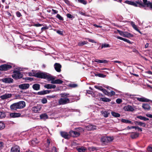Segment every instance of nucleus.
<instances>
[{"label": "nucleus", "mask_w": 152, "mask_h": 152, "mask_svg": "<svg viewBox=\"0 0 152 152\" xmlns=\"http://www.w3.org/2000/svg\"><path fill=\"white\" fill-rule=\"evenodd\" d=\"M55 84H61L63 83V81L60 79H58L55 80Z\"/></svg>", "instance_id": "c9c22d12"}, {"label": "nucleus", "mask_w": 152, "mask_h": 152, "mask_svg": "<svg viewBox=\"0 0 152 152\" xmlns=\"http://www.w3.org/2000/svg\"><path fill=\"white\" fill-rule=\"evenodd\" d=\"M49 75L43 72H37L34 74V77L41 79H47Z\"/></svg>", "instance_id": "20e7f679"}, {"label": "nucleus", "mask_w": 152, "mask_h": 152, "mask_svg": "<svg viewBox=\"0 0 152 152\" xmlns=\"http://www.w3.org/2000/svg\"><path fill=\"white\" fill-rule=\"evenodd\" d=\"M102 92L105 95H107L108 96L110 95H109V92L107 91L106 89L104 88Z\"/></svg>", "instance_id": "37998d69"}, {"label": "nucleus", "mask_w": 152, "mask_h": 152, "mask_svg": "<svg viewBox=\"0 0 152 152\" xmlns=\"http://www.w3.org/2000/svg\"><path fill=\"white\" fill-rule=\"evenodd\" d=\"M69 86L72 88H75L77 86V85L75 83H71L69 84Z\"/></svg>", "instance_id": "79ce46f5"}, {"label": "nucleus", "mask_w": 152, "mask_h": 152, "mask_svg": "<svg viewBox=\"0 0 152 152\" xmlns=\"http://www.w3.org/2000/svg\"><path fill=\"white\" fill-rule=\"evenodd\" d=\"M54 68L55 70L58 72H60L61 71V65L59 63H56L54 65Z\"/></svg>", "instance_id": "ddd939ff"}, {"label": "nucleus", "mask_w": 152, "mask_h": 152, "mask_svg": "<svg viewBox=\"0 0 152 152\" xmlns=\"http://www.w3.org/2000/svg\"><path fill=\"white\" fill-rule=\"evenodd\" d=\"M48 77H47V79H48V80L51 81V83H52L55 84L54 78L49 75H48Z\"/></svg>", "instance_id": "aec40b11"}, {"label": "nucleus", "mask_w": 152, "mask_h": 152, "mask_svg": "<svg viewBox=\"0 0 152 152\" xmlns=\"http://www.w3.org/2000/svg\"><path fill=\"white\" fill-rule=\"evenodd\" d=\"M67 17L70 19H73L75 18V17L70 14L68 13L66 15Z\"/></svg>", "instance_id": "49530a36"}, {"label": "nucleus", "mask_w": 152, "mask_h": 152, "mask_svg": "<svg viewBox=\"0 0 152 152\" xmlns=\"http://www.w3.org/2000/svg\"><path fill=\"white\" fill-rule=\"evenodd\" d=\"M115 92L113 91H111L110 93L109 92L110 95H109V96H112L115 95Z\"/></svg>", "instance_id": "6e6d98bb"}, {"label": "nucleus", "mask_w": 152, "mask_h": 152, "mask_svg": "<svg viewBox=\"0 0 152 152\" xmlns=\"http://www.w3.org/2000/svg\"><path fill=\"white\" fill-rule=\"evenodd\" d=\"M43 26V25L42 24H40L39 23H34L33 26H36V27H39V26Z\"/></svg>", "instance_id": "5fc2aeb1"}, {"label": "nucleus", "mask_w": 152, "mask_h": 152, "mask_svg": "<svg viewBox=\"0 0 152 152\" xmlns=\"http://www.w3.org/2000/svg\"><path fill=\"white\" fill-rule=\"evenodd\" d=\"M41 102L43 104H45L47 102V100L45 98H43Z\"/></svg>", "instance_id": "4d7b16f0"}, {"label": "nucleus", "mask_w": 152, "mask_h": 152, "mask_svg": "<svg viewBox=\"0 0 152 152\" xmlns=\"http://www.w3.org/2000/svg\"><path fill=\"white\" fill-rule=\"evenodd\" d=\"M20 113H13L10 114V116L12 118H15L20 117Z\"/></svg>", "instance_id": "412c9836"}, {"label": "nucleus", "mask_w": 152, "mask_h": 152, "mask_svg": "<svg viewBox=\"0 0 152 152\" xmlns=\"http://www.w3.org/2000/svg\"><path fill=\"white\" fill-rule=\"evenodd\" d=\"M77 150L79 152H85L86 149L83 147H81L77 148Z\"/></svg>", "instance_id": "c85d7f7f"}, {"label": "nucleus", "mask_w": 152, "mask_h": 152, "mask_svg": "<svg viewBox=\"0 0 152 152\" xmlns=\"http://www.w3.org/2000/svg\"><path fill=\"white\" fill-rule=\"evenodd\" d=\"M12 68V66L7 64H4L0 66V70L2 71H7Z\"/></svg>", "instance_id": "423d86ee"}, {"label": "nucleus", "mask_w": 152, "mask_h": 152, "mask_svg": "<svg viewBox=\"0 0 152 152\" xmlns=\"http://www.w3.org/2000/svg\"><path fill=\"white\" fill-rule=\"evenodd\" d=\"M60 95L61 97L64 98H66L67 97H69L68 95H69V94L66 93H64L61 94Z\"/></svg>", "instance_id": "c756f323"}, {"label": "nucleus", "mask_w": 152, "mask_h": 152, "mask_svg": "<svg viewBox=\"0 0 152 152\" xmlns=\"http://www.w3.org/2000/svg\"><path fill=\"white\" fill-rule=\"evenodd\" d=\"M95 61L97 63H107V61L106 60H100L99 59L96 60Z\"/></svg>", "instance_id": "bb28decb"}, {"label": "nucleus", "mask_w": 152, "mask_h": 152, "mask_svg": "<svg viewBox=\"0 0 152 152\" xmlns=\"http://www.w3.org/2000/svg\"><path fill=\"white\" fill-rule=\"evenodd\" d=\"M12 96L11 94H5L4 95L1 96L0 98L2 99H4L8 98H10Z\"/></svg>", "instance_id": "dca6fc26"}, {"label": "nucleus", "mask_w": 152, "mask_h": 152, "mask_svg": "<svg viewBox=\"0 0 152 152\" xmlns=\"http://www.w3.org/2000/svg\"><path fill=\"white\" fill-rule=\"evenodd\" d=\"M32 87L34 90L38 91L40 89V85L37 83L34 84L33 85Z\"/></svg>", "instance_id": "a211bd4d"}, {"label": "nucleus", "mask_w": 152, "mask_h": 152, "mask_svg": "<svg viewBox=\"0 0 152 152\" xmlns=\"http://www.w3.org/2000/svg\"><path fill=\"white\" fill-rule=\"evenodd\" d=\"M107 143L108 142H110L113 140V137H111L110 136H107L106 137Z\"/></svg>", "instance_id": "72a5a7b5"}, {"label": "nucleus", "mask_w": 152, "mask_h": 152, "mask_svg": "<svg viewBox=\"0 0 152 152\" xmlns=\"http://www.w3.org/2000/svg\"><path fill=\"white\" fill-rule=\"evenodd\" d=\"M137 118H139V119H140V120H143L144 117L142 116L141 115H139V116H137Z\"/></svg>", "instance_id": "774afa93"}, {"label": "nucleus", "mask_w": 152, "mask_h": 152, "mask_svg": "<svg viewBox=\"0 0 152 152\" xmlns=\"http://www.w3.org/2000/svg\"><path fill=\"white\" fill-rule=\"evenodd\" d=\"M6 116L5 112L4 111H0V118H4Z\"/></svg>", "instance_id": "2f4dec72"}, {"label": "nucleus", "mask_w": 152, "mask_h": 152, "mask_svg": "<svg viewBox=\"0 0 152 152\" xmlns=\"http://www.w3.org/2000/svg\"><path fill=\"white\" fill-rule=\"evenodd\" d=\"M135 98L137 99L138 101L140 102H148L151 101L150 99L145 98L144 97H142L140 98L136 97H135Z\"/></svg>", "instance_id": "9b49d317"}, {"label": "nucleus", "mask_w": 152, "mask_h": 152, "mask_svg": "<svg viewBox=\"0 0 152 152\" xmlns=\"http://www.w3.org/2000/svg\"><path fill=\"white\" fill-rule=\"evenodd\" d=\"M106 138L105 137H103L101 138V141L102 142L105 143H107Z\"/></svg>", "instance_id": "e433bc0d"}, {"label": "nucleus", "mask_w": 152, "mask_h": 152, "mask_svg": "<svg viewBox=\"0 0 152 152\" xmlns=\"http://www.w3.org/2000/svg\"><path fill=\"white\" fill-rule=\"evenodd\" d=\"M131 5L134 6L135 7H137V3H136V2H135L134 1H131V2L130 4Z\"/></svg>", "instance_id": "bf43d9fd"}, {"label": "nucleus", "mask_w": 152, "mask_h": 152, "mask_svg": "<svg viewBox=\"0 0 152 152\" xmlns=\"http://www.w3.org/2000/svg\"><path fill=\"white\" fill-rule=\"evenodd\" d=\"M139 136V134L137 132H133L130 135V137L133 139Z\"/></svg>", "instance_id": "6ab92c4d"}, {"label": "nucleus", "mask_w": 152, "mask_h": 152, "mask_svg": "<svg viewBox=\"0 0 152 152\" xmlns=\"http://www.w3.org/2000/svg\"><path fill=\"white\" fill-rule=\"evenodd\" d=\"M123 41H125V42H126L129 44H132V43L133 42H131V41H130L128 39H125V38H124V39H123Z\"/></svg>", "instance_id": "680f3d73"}, {"label": "nucleus", "mask_w": 152, "mask_h": 152, "mask_svg": "<svg viewBox=\"0 0 152 152\" xmlns=\"http://www.w3.org/2000/svg\"><path fill=\"white\" fill-rule=\"evenodd\" d=\"M88 43L87 42L85 41L80 42L78 43V45L80 46H81L87 44Z\"/></svg>", "instance_id": "473e14b6"}, {"label": "nucleus", "mask_w": 152, "mask_h": 152, "mask_svg": "<svg viewBox=\"0 0 152 152\" xmlns=\"http://www.w3.org/2000/svg\"><path fill=\"white\" fill-rule=\"evenodd\" d=\"M44 87L48 89L54 88L56 87V86L51 84H47L44 85Z\"/></svg>", "instance_id": "f3484780"}, {"label": "nucleus", "mask_w": 152, "mask_h": 152, "mask_svg": "<svg viewBox=\"0 0 152 152\" xmlns=\"http://www.w3.org/2000/svg\"><path fill=\"white\" fill-rule=\"evenodd\" d=\"M94 88L96 89H97L101 91H103L104 88H102V87L101 86H94Z\"/></svg>", "instance_id": "a19ab883"}, {"label": "nucleus", "mask_w": 152, "mask_h": 152, "mask_svg": "<svg viewBox=\"0 0 152 152\" xmlns=\"http://www.w3.org/2000/svg\"><path fill=\"white\" fill-rule=\"evenodd\" d=\"M2 82L5 83H11L13 82L14 80L13 79L9 78L6 77L3 78L1 79Z\"/></svg>", "instance_id": "0eeeda50"}, {"label": "nucleus", "mask_w": 152, "mask_h": 152, "mask_svg": "<svg viewBox=\"0 0 152 152\" xmlns=\"http://www.w3.org/2000/svg\"><path fill=\"white\" fill-rule=\"evenodd\" d=\"M20 147L17 145L12 147L10 152H20Z\"/></svg>", "instance_id": "f8f14e48"}, {"label": "nucleus", "mask_w": 152, "mask_h": 152, "mask_svg": "<svg viewBox=\"0 0 152 152\" xmlns=\"http://www.w3.org/2000/svg\"><path fill=\"white\" fill-rule=\"evenodd\" d=\"M131 25L133 28L136 31L138 29L137 28V26L133 22H132Z\"/></svg>", "instance_id": "603ef678"}, {"label": "nucleus", "mask_w": 152, "mask_h": 152, "mask_svg": "<svg viewBox=\"0 0 152 152\" xmlns=\"http://www.w3.org/2000/svg\"><path fill=\"white\" fill-rule=\"evenodd\" d=\"M143 3L141 1H136V3L137 4V7H139L140 8L144 7L146 6L148 7H149L151 9H152V2L149 1H148L147 0H142Z\"/></svg>", "instance_id": "f257e3e1"}, {"label": "nucleus", "mask_w": 152, "mask_h": 152, "mask_svg": "<svg viewBox=\"0 0 152 152\" xmlns=\"http://www.w3.org/2000/svg\"><path fill=\"white\" fill-rule=\"evenodd\" d=\"M60 134L65 139H68L70 137V134H68V133L65 132H61Z\"/></svg>", "instance_id": "1a4fd4ad"}, {"label": "nucleus", "mask_w": 152, "mask_h": 152, "mask_svg": "<svg viewBox=\"0 0 152 152\" xmlns=\"http://www.w3.org/2000/svg\"><path fill=\"white\" fill-rule=\"evenodd\" d=\"M49 145H47L45 144V150L47 152H48L49 151V150H50Z\"/></svg>", "instance_id": "de8ad7c7"}, {"label": "nucleus", "mask_w": 152, "mask_h": 152, "mask_svg": "<svg viewBox=\"0 0 152 152\" xmlns=\"http://www.w3.org/2000/svg\"><path fill=\"white\" fill-rule=\"evenodd\" d=\"M16 15L18 17H20L22 16L21 13L19 11H17L16 12Z\"/></svg>", "instance_id": "0e129e2a"}, {"label": "nucleus", "mask_w": 152, "mask_h": 152, "mask_svg": "<svg viewBox=\"0 0 152 152\" xmlns=\"http://www.w3.org/2000/svg\"><path fill=\"white\" fill-rule=\"evenodd\" d=\"M111 114L112 116L115 117H119L120 116V114L113 111H112L111 112Z\"/></svg>", "instance_id": "a878e982"}, {"label": "nucleus", "mask_w": 152, "mask_h": 152, "mask_svg": "<svg viewBox=\"0 0 152 152\" xmlns=\"http://www.w3.org/2000/svg\"><path fill=\"white\" fill-rule=\"evenodd\" d=\"M135 124H137L140 126H142L143 127H145L146 126L145 124L142 122H141L136 121L135 122Z\"/></svg>", "instance_id": "b1692460"}, {"label": "nucleus", "mask_w": 152, "mask_h": 152, "mask_svg": "<svg viewBox=\"0 0 152 152\" xmlns=\"http://www.w3.org/2000/svg\"><path fill=\"white\" fill-rule=\"evenodd\" d=\"M52 152H57L56 147L53 146L52 149Z\"/></svg>", "instance_id": "338daca9"}, {"label": "nucleus", "mask_w": 152, "mask_h": 152, "mask_svg": "<svg viewBox=\"0 0 152 152\" xmlns=\"http://www.w3.org/2000/svg\"><path fill=\"white\" fill-rule=\"evenodd\" d=\"M124 109L125 110L129 111H133L134 110V109L132 107V106L128 105H127L125 106Z\"/></svg>", "instance_id": "4468645a"}, {"label": "nucleus", "mask_w": 152, "mask_h": 152, "mask_svg": "<svg viewBox=\"0 0 152 152\" xmlns=\"http://www.w3.org/2000/svg\"><path fill=\"white\" fill-rule=\"evenodd\" d=\"M122 100L121 99L119 98L117 99L116 101V103L118 104L121 103L122 102Z\"/></svg>", "instance_id": "052dcab7"}, {"label": "nucleus", "mask_w": 152, "mask_h": 152, "mask_svg": "<svg viewBox=\"0 0 152 152\" xmlns=\"http://www.w3.org/2000/svg\"><path fill=\"white\" fill-rule=\"evenodd\" d=\"M102 114L103 115L104 117L105 118L107 117L108 116V115L109 114V113L107 111H105L102 113Z\"/></svg>", "instance_id": "58836bf2"}, {"label": "nucleus", "mask_w": 152, "mask_h": 152, "mask_svg": "<svg viewBox=\"0 0 152 152\" xmlns=\"http://www.w3.org/2000/svg\"><path fill=\"white\" fill-rule=\"evenodd\" d=\"M32 110L34 111V113H37L38 112V110L37 107H34L32 108Z\"/></svg>", "instance_id": "09e8293b"}, {"label": "nucleus", "mask_w": 152, "mask_h": 152, "mask_svg": "<svg viewBox=\"0 0 152 152\" xmlns=\"http://www.w3.org/2000/svg\"><path fill=\"white\" fill-rule=\"evenodd\" d=\"M121 121L124 123L126 124H133V123L132 122V121H130L124 119H122L121 120Z\"/></svg>", "instance_id": "393cba45"}, {"label": "nucleus", "mask_w": 152, "mask_h": 152, "mask_svg": "<svg viewBox=\"0 0 152 152\" xmlns=\"http://www.w3.org/2000/svg\"><path fill=\"white\" fill-rule=\"evenodd\" d=\"M147 150L148 151L152 152V145H149L147 148Z\"/></svg>", "instance_id": "c03bdc74"}, {"label": "nucleus", "mask_w": 152, "mask_h": 152, "mask_svg": "<svg viewBox=\"0 0 152 152\" xmlns=\"http://www.w3.org/2000/svg\"><path fill=\"white\" fill-rule=\"evenodd\" d=\"M40 119L45 120L48 118V115L45 113H43L40 115Z\"/></svg>", "instance_id": "4be33fe9"}, {"label": "nucleus", "mask_w": 152, "mask_h": 152, "mask_svg": "<svg viewBox=\"0 0 152 152\" xmlns=\"http://www.w3.org/2000/svg\"><path fill=\"white\" fill-rule=\"evenodd\" d=\"M90 128V129L94 130L96 129V126H93L92 125H89L88 126Z\"/></svg>", "instance_id": "ea45409f"}, {"label": "nucleus", "mask_w": 152, "mask_h": 152, "mask_svg": "<svg viewBox=\"0 0 152 152\" xmlns=\"http://www.w3.org/2000/svg\"><path fill=\"white\" fill-rule=\"evenodd\" d=\"M25 102L21 101L12 104L10 105V108L11 110H16L18 109L23 108L25 107Z\"/></svg>", "instance_id": "f03ea898"}, {"label": "nucleus", "mask_w": 152, "mask_h": 152, "mask_svg": "<svg viewBox=\"0 0 152 152\" xmlns=\"http://www.w3.org/2000/svg\"><path fill=\"white\" fill-rule=\"evenodd\" d=\"M117 31L120 35L124 37V32L121 31L118 29L117 30Z\"/></svg>", "instance_id": "8fccbe9b"}, {"label": "nucleus", "mask_w": 152, "mask_h": 152, "mask_svg": "<svg viewBox=\"0 0 152 152\" xmlns=\"http://www.w3.org/2000/svg\"><path fill=\"white\" fill-rule=\"evenodd\" d=\"M56 32L58 34L61 35H63V31H61L60 30H57L56 31Z\"/></svg>", "instance_id": "e2e57ef3"}, {"label": "nucleus", "mask_w": 152, "mask_h": 152, "mask_svg": "<svg viewBox=\"0 0 152 152\" xmlns=\"http://www.w3.org/2000/svg\"><path fill=\"white\" fill-rule=\"evenodd\" d=\"M110 46L108 44L104 43L102 44L101 46V49H102L103 48L110 47Z\"/></svg>", "instance_id": "7c9ffc66"}, {"label": "nucleus", "mask_w": 152, "mask_h": 152, "mask_svg": "<svg viewBox=\"0 0 152 152\" xmlns=\"http://www.w3.org/2000/svg\"><path fill=\"white\" fill-rule=\"evenodd\" d=\"M5 127V124L3 122H0V130L3 129Z\"/></svg>", "instance_id": "f704fd0d"}, {"label": "nucleus", "mask_w": 152, "mask_h": 152, "mask_svg": "<svg viewBox=\"0 0 152 152\" xmlns=\"http://www.w3.org/2000/svg\"><path fill=\"white\" fill-rule=\"evenodd\" d=\"M77 0L79 2H80L81 3L85 5L87 3L86 1L84 0Z\"/></svg>", "instance_id": "3c124183"}, {"label": "nucleus", "mask_w": 152, "mask_h": 152, "mask_svg": "<svg viewBox=\"0 0 152 152\" xmlns=\"http://www.w3.org/2000/svg\"><path fill=\"white\" fill-rule=\"evenodd\" d=\"M56 18H58L60 20H63V18L59 14H57L56 16Z\"/></svg>", "instance_id": "a18cd8bd"}, {"label": "nucleus", "mask_w": 152, "mask_h": 152, "mask_svg": "<svg viewBox=\"0 0 152 152\" xmlns=\"http://www.w3.org/2000/svg\"><path fill=\"white\" fill-rule=\"evenodd\" d=\"M52 152H57L56 147L53 146L52 149Z\"/></svg>", "instance_id": "69168bd1"}, {"label": "nucleus", "mask_w": 152, "mask_h": 152, "mask_svg": "<svg viewBox=\"0 0 152 152\" xmlns=\"http://www.w3.org/2000/svg\"><path fill=\"white\" fill-rule=\"evenodd\" d=\"M70 102L69 99L67 98H61L58 101V104L59 105L66 104Z\"/></svg>", "instance_id": "39448f33"}, {"label": "nucleus", "mask_w": 152, "mask_h": 152, "mask_svg": "<svg viewBox=\"0 0 152 152\" xmlns=\"http://www.w3.org/2000/svg\"><path fill=\"white\" fill-rule=\"evenodd\" d=\"M100 99L102 101L106 102H110L111 101L110 99L106 97L101 98Z\"/></svg>", "instance_id": "cd10ccee"}, {"label": "nucleus", "mask_w": 152, "mask_h": 152, "mask_svg": "<svg viewBox=\"0 0 152 152\" xmlns=\"http://www.w3.org/2000/svg\"><path fill=\"white\" fill-rule=\"evenodd\" d=\"M29 85L28 83H23L19 85V88L21 90H26L29 87Z\"/></svg>", "instance_id": "6e6552de"}, {"label": "nucleus", "mask_w": 152, "mask_h": 152, "mask_svg": "<svg viewBox=\"0 0 152 152\" xmlns=\"http://www.w3.org/2000/svg\"><path fill=\"white\" fill-rule=\"evenodd\" d=\"M95 76H98L99 77L102 78H104L106 77V75L103 74L101 73H98L97 74H96L95 75Z\"/></svg>", "instance_id": "4c0bfd02"}, {"label": "nucleus", "mask_w": 152, "mask_h": 152, "mask_svg": "<svg viewBox=\"0 0 152 152\" xmlns=\"http://www.w3.org/2000/svg\"><path fill=\"white\" fill-rule=\"evenodd\" d=\"M142 108L145 110H149L151 108L149 104L147 103H143L142 105Z\"/></svg>", "instance_id": "2eb2a0df"}, {"label": "nucleus", "mask_w": 152, "mask_h": 152, "mask_svg": "<svg viewBox=\"0 0 152 152\" xmlns=\"http://www.w3.org/2000/svg\"><path fill=\"white\" fill-rule=\"evenodd\" d=\"M133 35L131 34V33L128 32H124V37L129 38L133 37Z\"/></svg>", "instance_id": "5701e85b"}, {"label": "nucleus", "mask_w": 152, "mask_h": 152, "mask_svg": "<svg viewBox=\"0 0 152 152\" xmlns=\"http://www.w3.org/2000/svg\"><path fill=\"white\" fill-rule=\"evenodd\" d=\"M12 73L13 74L12 75V76L14 79L16 80L21 78L24 79V78H23V74L19 71L17 70H14Z\"/></svg>", "instance_id": "7ed1b4c3"}, {"label": "nucleus", "mask_w": 152, "mask_h": 152, "mask_svg": "<svg viewBox=\"0 0 152 152\" xmlns=\"http://www.w3.org/2000/svg\"><path fill=\"white\" fill-rule=\"evenodd\" d=\"M48 28V27H47V26L42 27L41 28V32H42L44 30H45Z\"/></svg>", "instance_id": "13d9d810"}, {"label": "nucleus", "mask_w": 152, "mask_h": 152, "mask_svg": "<svg viewBox=\"0 0 152 152\" xmlns=\"http://www.w3.org/2000/svg\"><path fill=\"white\" fill-rule=\"evenodd\" d=\"M37 95H43L45 94L44 90L42 91H39V92H37Z\"/></svg>", "instance_id": "864d4df0"}, {"label": "nucleus", "mask_w": 152, "mask_h": 152, "mask_svg": "<svg viewBox=\"0 0 152 152\" xmlns=\"http://www.w3.org/2000/svg\"><path fill=\"white\" fill-rule=\"evenodd\" d=\"M69 134L70 136L73 137H78L80 135V133L79 132L71 130L69 132Z\"/></svg>", "instance_id": "9d476101"}]
</instances>
